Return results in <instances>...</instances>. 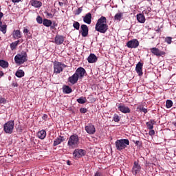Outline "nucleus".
<instances>
[{
	"instance_id": "obj_1",
	"label": "nucleus",
	"mask_w": 176,
	"mask_h": 176,
	"mask_svg": "<svg viewBox=\"0 0 176 176\" xmlns=\"http://www.w3.org/2000/svg\"><path fill=\"white\" fill-rule=\"evenodd\" d=\"M96 30L101 34H105L108 30V25H107V18L101 16L97 21L96 25Z\"/></svg>"
},
{
	"instance_id": "obj_2",
	"label": "nucleus",
	"mask_w": 176,
	"mask_h": 176,
	"mask_svg": "<svg viewBox=\"0 0 176 176\" xmlns=\"http://www.w3.org/2000/svg\"><path fill=\"white\" fill-rule=\"evenodd\" d=\"M67 145L71 149L78 148L79 145V136L78 135H72L69 137Z\"/></svg>"
},
{
	"instance_id": "obj_3",
	"label": "nucleus",
	"mask_w": 176,
	"mask_h": 176,
	"mask_svg": "<svg viewBox=\"0 0 176 176\" xmlns=\"http://www.w3.org/2000/svg\"><path fill=\"white\" fill-rule=\"evenodd\" d=\"M128 145H130V141L127 139L117 140L116 142V148L117 151H123Z\"/></svg>"
},
{
	"instance_id": "obj_4",
	"label": "nucleus",
	"mask_w": 176,
	"mask_h": 176,
	"mask_svg": "<svg viewBox=\"0 0 176 176\" xmlns=\"http://www.w3.org/2000/svg\"><path fill=\"white\" fill-rule=\"evenodd\" d=\"M14 61L16 64H24L27 61V53L22 52L16 54L14 57Z\"/></svg>"
},
{
	"instance_id": "obj_5",
	"label": "nucleus",
	"mask_w": 176,
	"mask_h": 176,
	"mask_svg": "<svg viewBox=\"0 0 176 176\" xmlns=\"http://www.w3.org/2000/svg\"><path fill=\"white\" fill-rule=\"evenodd\" d=\"M14 129V121H8L3 125V130L7 134H12Z\"/></svg>"
},
{
	"instance_id": "obj_6",
	"label": "nucleus",
	"mask_w": 176,
	"mask_h": 176,
	"mask_svg": "<svg viewBox=\"0 0 176 176\" xmlns=\"http://www.w3.org/2000/svg\"><path fill=\"white\" fill-rule=\"evenodd\" d=\"M67 65L63 64L60 62H56L54 63V74H61L63 69L65 68Z\"/></svg>"
},
{
	"instance_id": "obj_7",
	"label": "nucleus",
	"mask_w": 176,
	"mask_h": 176,
	"mask_svg": "<svg viewBox=\"0 0 176 176\" xmlns=\"http://www.w3.org/2000/svg\"><path fill=\"white\" fill-rule=\"evenodd\" d=\"M140 171H141V165H140L138 161H135L132 168V173L134 175H137V174H140Z\"/></svg>"
},
{
	"instance_id": "obj_8",
	"label": "nucleus",
	"mask_w": 176,
	"mask_h": 176,
	"mask_svg": "<svg viewBox=\"0 0 176 176\" xmlns=\"http://www.w3.org/2000/svg\"><path fill=\"white\" fill-rule=\"evenodd\" d=\"M140 45V42L137 41V39H133L131 41H128L127 47L130 49H135L138 47Z\"/></svg>"
},
{
	"instance_id": "obj_9",
	"label": "nucleus",
	"mask_w": 176,
	"mask_h": 176,
	"mask_svg": "<svg viewBox=\"0 0 176 176\" xmlns=\"http://www.w3.org/2000/svg\"><path fill=\"white\" fill-rule=\"evenodd\" d=\"M74 74L78 78H83V76H85V74H86V70H85V69L82 67H79L76 69Z\"/></svg>"
},
{
	"instance_id": "obj_10",
	"label": "nucleus",
	"mask_w": 176,
	"mask_h": 176,
	"mask_svg": "<svg viewBox=\"0 0 176 176\" xmlns=\"http://www.w3.org/2000/svg\"><path fill=\"white\" fill-rule=\"evenodd\" d=\"M85 152L83 149H76L73 153L74 157H82V156H85Z\"/></svg>"
},
{
	"instance_id": "obj_11",
	"label": "nucleus",
	"mask_w": 176,
	"mask_h": 176,
	"mask_svg": "<svg viewBox=\"0 0 176 176\" xmlns=\"http://www.w3.org/2000/svg\"><path fill=\"white\" fill-rule=\"evenodd\" d=\"M118 108L120 112L122 113H130L131 110L127 106H124L123 104H120L118 106Z\"/></svg>"
},
{
	"instance_id": "obj_12",
	"label": "nucleus",
	"mask_w": 176,
	"mask_h": 176,
	"mask_svg": "<svg viewBox=\"0 0 176 176\" xmlns=\"http://www.w3.org/2000/svg\"><path fill=\"white\" fill-rule=\"evenodd\" d=\"M85 131L88 134H94L96 133V128L93 124H88L85 126Z\"/></svg>"
},
{
	"instance_id": "obj_13",
	"label": "nucleus",
	"mask_w": 176,
	"mask_h": 176,
	"mask_svg": "<svg viewBox=\"0 0 176 176\" xmlns=\"http://www.w3.org/2000/svg\"><path fill=\"white\" fill-rule=\"evenodd\" d=\"M151 52L155 56H164L166 54L164 52L160 51V50L156 47L151 48Z\"/></svg>"
},
{
	"instance_id": "obj_14",
	"label": "nucleus",
	"mask_w": 176,
	"mask_h": 176,
	"mask_svg": "<svg viewBox=\"0 0 176 176\" xmlns=\"http://www.w3.org/2000/svg\"><path fill=\"white\" fill-rule=\"evenodd\" d=\"M97 56H96L94 54H91L87 58V60L89 64H94V63H97Z\"/></svg>"
},
{
	"instance_id": "obj_15",
	"label": "nucleus",
	"mask_w": 176,
	"mask_h": 176,
	"mask_svg": "<svg viewBox=\"0 0 176 176\" xmlns=\"http://www.w3.org/2000/svg\"><path fill=\"white\" fill-rule=\"evenodd\" d=\"M54 43L56 45H62L64 43V36L60 35L56 36Z\"/></svg>"
},
{
	"instance_id": "obj_16",
	"label": "nucleus",
	"mask_w": 176,
	"mask_h": 176,
	"mask_svg": "<svg viewBox=\"0 0 176 176\" xmlns=\"http://www.w3.org/2000/svg\"><path fill=\"white\" fill-rule=\"evenodd\" d=\"M81 32L82 36H86L89 34V28L86 25H81Z\"/></svg>"
},
{
	"instance_id": "obj_17",
	"label": "nucleus",
	"mask_w": 176,
	"mask_h": 176,
	"mask_svg": "<svg viewBox=\"0 0 176 176\" xmlns=\"http://www.w3.org/2000/svg\"><path fill=\"white\" fill-rule=\"evenodd\" d=\"M83 21H84V23H86V24H91V14L87 13L83 17Z\"/></svg>"
},
{
	"instance_id": "obj_18",
	"label": "nucleus",
	"mask_w": 176,
	"mask_h": 176,
	"mask_svg": "<svg viewBox=\"0 0 176 176\" xmlns=\"http://www.w3.org/2000/svg\"><path fill=\"white\" fill-rule=\"evenodd\" d=\"M135 71L140 76H141V75H142V63H141V62H139L137 64Z\"/></svg>"
},
{
	"instance_id": "obj_19",
	"label": "nucleus",
	"mask_w": 176,
	"mask_h": 176,
	"mask_svg": "<svg viewBox=\"0 0 176 176\" xmlns=\"http://www.w3.org/2000/svg\"><path fill=\"white\" fill-rule=\"evenodd\" d=\"M37 137L40 140H45L46 138V131L41 130L37 133Z\"/></svg>"
},
{
	"instance_id": "obj_20",
	"label": "nucleus",
	"mask_w": 176,
	"mask_h": 176,
	"mask_svg": "<svg viewBox=\"0 0 176 176\" xmlns=\"http://www.w3.org/2000/svg\"><path fill=\"white\" fill-rule=\"evenodd\" d=\"M30 3L32 6H34V8H41V6H42V2L38 0H32Z\"/></svg>"
},
{
	"instance_id": "obj_21",
	"label": "nucleus",
	"mask_w": 176,
	"mask_h": 176,
	"mask_svg": "<svg viewBox=\"0 0 176 176\" xmlns=\"http://www.w3.org/2000/svg\"><path fill=\"white\" fill-rule=\"evenodd\" d=\"M78 79H79V78L77 77L76 74H74L73 76H72L69 78V82H70V83H72V85H75V83H76V82H78Z\"/></svg>"
},
{
	"instance_id": "obj_22",
	"label": "nucleus",
	"mask_w": 176,
	"mask_h": 176,
	"mask_svg": "<svg viewBox=\"0 0 176 176\" xmlns=\"http://www.w3.org/2000/svg\"><path fill=\"white\" fill-rule=\"evenodd\" d=\"M12 36L14 39H19L21 38V32L19 30H14L12 32Z\"/></svg>"
},
{
	"instance_id": "obj_23",
	"label": "nucleus",
	"mask_w": 176,
	"mask_h": 176,
	"mask_svg": "<svg viewBox=\"0 0 176 176\" xmlns=\"http://www.w3.org/2000/svg\"><path fill=\"white\" fill-rule=\"evenodd\" d=\"M63 141H64V138L59 136L54 140V146H57V145H60V144L62 143Z\"/></svg>"
},
{
	"instance_id": "obj_24",
	"label": "nucleus",
	"mask_w": 176,
	"mask_h": 176,
	"mask_svg": "<svg viewBox=\"0 0 176 176\" xmlns=\"http://www.w3.org/2000/svg\"><path fill=\"white\" fill-rule=\"evenodd\" d=\"M137 20L139 21V23L144 24V23H145V16L142 14H138L137 15Z\"/></svg>"
},
{
	"instance_id": "obj_25",
	"label": "nucleus",
	"mask_w": 176,
	"mask_h": 176,
	"mask_svg": "<svg viewBox=\"0 0 176 176\" xmlns=\"http://www.w3.org/2000/svg\"><path fill=\"white\" fill-rule=\"evenodd\" d=\"M123 19V12H118L114 16V20H116L117 21H120Z\"/></svg>"
},
{
	"instance_id": "obj_26",
	"label": "nucleus",
	"mask_w": 176,
	"mask_h": 176,
	"mask_svg": "<svg viewBox=\"0 0 176 176\" xmlns=\"http://www.w3.org/2000/svg\"><path fill=\"white\" fill-rule=\"evenodd\" d=\"M63 93H65V94H69V93H72V89H71L69 86H63Z\"/></svg>"
},
{
	"instance_id": "obj_27",
	"label": "nucleus",
	"mask_w": 176,
	"mask_h": 176,
	"mask_svg": "<svg viewBox=\"0 0 176 176\" xmlns=\"http://www.w3.org/2000/svg\"><path fill=\"white\" fill-rule=\"evenodd\" d=\"M0 67L2 68H8V67H9V63L4 60H0Z\"/></svg>"
},
{
	"instance_id": "obj_28",
	"label": "nucleus",
	"mask_w": 176,
	"mask_h": 176,
	"mask_svg": "<svg viewBox=\"0 0 176 176\" xmlns=\"http://www.w3.org/2000/svg\"><path fill=\"white\" fill-rule=\"evenodd\" d=\"M24 75H25L24 71L21 69H18L15 73V76H16L17 78H23Z\"/></svg>"
},
{
	"instance_id": "obj_29",
	"label": "nucleus",
	"mask_w": 176,
	"mask_h": 176,
	"mask_svg": "<svg viewBox=\"0 0 176 176\" xmlns=\"http://www.w3.org/2000/svg\"><path fill=\"white\" fill-rule=\"evenodd\" d=\"M156 122H155V120H150L149 122H146V126L148 129H149L150 130H152V129H153V125Z\"/></svg>"
},
{
	"instance_id": "obj_30",
	"label": "nucleus",
	"mask_w": 176,
	"mask_h": 176,
	"mask_svg": "<svg viewBox=\"0 0 176 176\" xmlns=\"http://www.w3.org/2000/svg\"><path fill=\"white\" fill-rule=\"evenodd\" d=\"M43 24L45 27H50V25H52V21L49 19H44L43 21Z\"/></svg>"
},
{
	"instance_id": "obj_31",
	"label": "nucleus",
	"mask_w": 176,
	"mask_h": 176,
	"mask_svg": "<svg viewBox=\"0 0 176 176\" xmlns=\"http://www.w3.org/2000/svg\"><path fill=\"white\" fill-rule=\"evenodd\" d=\"M20 42V41H16L12 43H11L10 45V47L12 50H14V49H16V47H17V45H19V43Z\"/></svg>"
},
{
	"instance_id": "obj_32",
	"label": "nucleus",
	"mask_w": 176,
	"mask_h": 176,
	"mask_svg": "<svg viewBox=\"0 0 176 176\" xmlns=\"http://www.w3.org/2000/svg\"><path fill=\"white\" fill-rule=\"evenodd\" d=\"M8 103V100L5 98H0V105H5V104Z\"/></svg>"
},
{
	"instance_id": "obj_33",
	"label": "nucleus",
	"mask_w": 176,
	"mask_h": 176,
	"mask_svg": "<svg viewBox=\"0 0 176 176\" xmlns=\"http://www.w3.org/2000/svg\"><path fill=\"white\" fill-rule=\"evenodd\" d=\"M73 27L74 28H75V30H79V28H80V24H79V22L75 21L73 23Z\"/></svg>"
},
{
	"instance_id": "obj_34",
	"label": "nucleus",
	"mask_w": 176,
	"mask_h": 176,
	"mask_svg": "<svg viewBox=\"0 0 176 176\" xmlns=\"http://www.w3.org/2000/svg\"><path fill=\"white\" fill-rule=\"evenodd\" d=\"M6 25H2L0 26V31L3 32V34H6Z\"/></svg>"
},
{
	"instance_id": "obj_35",
	"label": "nucleus",
	"mask_w": 176,
	"mask_h": 176,
	"mask_svg": "<svg viewBox=\"0 0 176 176\" xmlns=\"http://www.w3.org/2000/svg\"><path fill=\"white\" fill-rule=\"evenodd\" d=\"M77 102H78V104H85L86 98L77 99Z\"/></svg>"
},
{
	"instance_id": "obj_36",
	"label": "nucleus",
	"mask_w": 176,
	"mask_h": 176,
	"mask_svg": "<svg viewBox=\"0 0 176 176\" xmlns=\"http://www.w3.org/2000/svg\"><path fill=\"white\" fill-rule=\"evenodd\" d=\"M166 108H171L173 107V101L171 100H166Z\"/></svg>"
},
{
	"instance_id": "obj_37",
	"label": "nucleus",
	"mask_w": 176,
	"mask_h": 176,
	"mask_svg": "<svg viewBox=\"0 0 176 176\" xmlns=\"http://www.w3.org/2000/svg\"><path fill=\"white\" fill-rule=\"evenodd\" d=\"M137 109H139V111L144 112V113H146L148 112V109H146L145 108H141L140 106L138 107Z\"/></svg>"
},
{
	"instance_id": "obj_38",
	"label": "nucleus",
	"mask_w": 176,
	"mask_h": 176,
	"mask_svg": "<svg viewBox=\"0 0 176 176\" xmlns=\"http://www.w3.org/2000/svg\"><path fill=\"white\" fill-rule=\"evenodd\" d=\"M113 120L114 122H119L120 120V117H119V116H118V114H115L113 116Z\"/></svg>"
},
{
	"instance_id": "obj_39",
	"label": "nucleus",
	"mask_w": 176,
	"mask_h": 176,
	"mask_svg": "<svg viewBox=\"0 0 176 176\" xmlns=\"http://www.w3.org/2000/svg\"><path fill=\"white\" fill-rule=\"evenodd\" d=\"M36 21H37V23H38V24H42V23H43V20L42 19V17H41L39 16H37Z\"/></svg>"
},
{
	"instance_id": "obj_40",
	"label": "nucleus",
	"mask_w": 176,
	"mask_h": 176,
	"mask_svg": "<svg viewBox=\"0 0 176 176\" xmlns=\"http://www.w3.org/2000/svg\"><path fill=\"white\" fill-rule=\"evenodd\" d=\"M165 41L166 42V43H168V45H171V37H167L165 39Z\"/></svg>"
},
{
	"instance_id": "obj_41",
	"label": "nucleus",
	"mask_w": 176,
	"mask_h": 176,
	"mask_svg": "<svg viewBox=\"0 0 176 176\" xmlns=\"http://www.w3.org/2000/svg\"><path fill=\"white\" fill-rule=\"evenodd\" d=\"M80 111L81 112V113H86V112H87V109L85 108H81L80 109Z\"/></svg>"
},
{
	"instance_id": "obj_42",
	"label": "nucleus",
	"mask_w": 176,
	"mask_h": 176,
	"mask_svg": "<svg viewBox=\"0 0 176 176\" xmlns=\"http://www.w3.org/2000/svg\"><path fill=\"white\" fill-rule=\"evenodd\" d=\"M82 8H78L76 14H80V13H82Z\"/></svg>"
},
{
	"instance_id": "obj_43",
	"label": "nucleus",
	"mask_w": 176,
	"mask_h": 176,
	"mask_svg": "<svg viewBox=\"0 0 176 176\" xmlns=\"http://www.w3.org/2000/svg\"><path fill=\"white\" fill-rule=\"evenodd\" d=\"M47 16H48L49 19H53L54 15L52 13L47 12Z\"/></svg>"
},
{
	"instance_id": "obj_44",
	"label": "nucleus",
	"mask_w": 176,
	"mask_h": 176,
	"mask_svg": "<svg viewBox=\"0 0 176 176\" xmlns=\"http://www.w3.org/2000/svg\"><path fill=\"white\" fill-rule=\"evenodd\" d=\"M148 133L150 135H155V131L153 129H151Z\"/></svg>"
},
{
	"instance_id": "obj_45",
	"label": "nucleus",
	"mask_w": 176,
	"mask_h": 176,
	"mask_svg": "<svg viewBox=\"0 0 176 176\" xmlns=\"http://www.w3.org/2000/svg\"><path fill=\"white\" fill-rule=\"evenodd\" d=\"M28 32H30V30H28V29H27V28H24L23 34H28Z\"/></svg>"
},
{
	"instance_id": "obj_46",
	"label": "nucleus",
	"mask_w": 176,
	"mask_h": 176,
	"mask_svg": "<svg viewBox=\"0 0 176 176\" xmlns=\"http://www.w3.org/2000/svg\"><path fill=\"white\" fill-rule=\"evenodd\" d=\"M14 3H17L20 2L21 0H12Z\"/></svg>"
},
{
	"instance_id": "obj_47",
	"label": "nucleus",
	"mask_w": 176,
	"mask_h": 176,
	"mask_svg": "<svg viewBox=\"0 0 176 176\" xmlns=\"http://www.w3.org/2000/svg\"><path fill=\"white\" fill-rule=\"evenodd\" d=\"M95 176H101V173L97 172V173L95 174Z\"/></svg>"
},
{
	"instance_id": "obj_48",
	"label": "nucleus",
	"mask_w": 176,
	"mask_h": 176,
	"mask_svg": "<svg viewBox=\"0 0 176 176\" xmlns=\"http://www.w3.org/2000/svg\"><path fill=\"white\" fill-rule=\"evenodd\" d=\"M3 17V14L2 12H0V20Z\"/></svg>"
},
{
	"instance_id": "obj_49",
	"label": "nucleus",
	"mask_w": 176,
	"mask_h": 176,
	"mask_svg": "<svg viewBox=\"0 0 176 176\" xmlns=\"http://www.w3.org/2000/svg\"><path fill=\"white\" fill-rule=\"evenodd\" d=\"M67 164L68 166H71V162H70L69 160H67Z\"/></svg>"
},
{
	"instance_id": "obj_50",
	"label": "nucleus",
	"mask_w": 176,
	"mask_h": 176,
	"mask_svg": "<svg viewBox=\"0 0 176 176\" xmlns=\"http://www.w3.org/2000/svg\"><path fill=\"white\" fill-rule=\"evenodd\" d=\"M64 5V3H63V2H59V6H63Z\"/></svg>"
},
{
	"instance_id": "obj_51",
	"label": "nucleus",
	"mask_w": 176,
	"mask_h": 176,
	"mask_svg": "<svg viewBox=\"0 0 176 176\" xmlns=\"http://www.w3.org/2000/svg\"><path fill=\"white\" fill-rule=\"evenodd\" d=\"M0 76H3V72H0Z\"/></svg>"
},
{
	"instance_id": "obj_52",
	"label": "nucleus",
	"mask_w": 176,
	"mask_h": 176,
	"mask_svg": "<svg viewBox=\"0 0 176 176\" xmlns=\"http://www.w3.org/2000/svg\"><path fill=\"white\" fill-rule=\"evenodd\" d=\"M139 143H140V141H136V142H135V144H136L137 145H138Z\"/></svg>"
},
{
	"instance_id": "obj_53",
	"label": "nucleus",
	"mask_w": 176,
	"mask_h": 176,
	"mask_svg": "<svg viewBox=\"0 0 176 176\" xmlns=\"http://www.w3.org/2000/svg\"><path fill=\"white\" fill-rule=\"evenodd\" d=\"M2 25H2V22L0 21V27L2 26Z\"/></svg>"
}]
</instances>
